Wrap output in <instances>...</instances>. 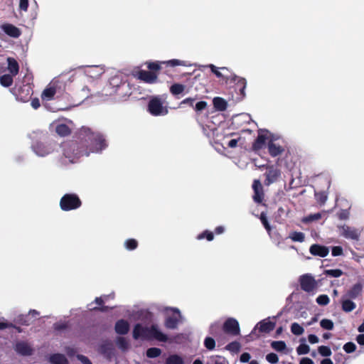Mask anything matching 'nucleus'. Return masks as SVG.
<instances>
[{
    "mask_svg": "<svg viewBox=\"0 0 364 364\" xmlns=\"http://www.w3.org/2000/svg\"><path fill=\"white\" fill-rule=\"evenodd\" d=\"M112 348L109 344H104L101 346V352L109 356L111 354Z\"/></svg>",
    "mask_w": 364,
    "mask_h": 364,
    "instance_id": "60",
    "label": "nucleus"
},
{
    "mask_svg": "<svg viewBox=\"0 0 364 364\" xmlns=\"http://www.w3.org/2000/svg\"><path fill=\"white\" fill-rule=\"evenodd\" d=\"M309 252L314 256L325 257L329 253V248L318 244H314L310 247Z\"/></svg>",
    "mask_w": 364,
    "mask_h": 364,
    "instance_id": "14",
    "label": "nucleus"
},
{
    "mask_svg": "<svg viewBox=\"0 0 364 364\" xmlns=\"http://www.w3.org/2000/svg\"><path fill=\"white\" fill-rule=\"evenodd\" d=\"M315 198L318 203L321 205H323L328 198L327 194L325 191L315 193Z\"/></svg>",
    "mask_w": 364,
    "mask_h": 364,
    "instance_id": "44",
    "label": "nucleus"
},
{
    "mask_svg": "<svg viewBox=\"0 0 364 364\" xmlns=\"http://www.w3.org/2000/svg\"><path fill=\"white\" fill-rule=\"evenodd\" d=\"M65 350L67 355L70 357L74 356L76 353V350L73 347L70 346L65 347Z\"/></svg>",
    "mask_w": 364,
    "mask_h": 364,
    "instance_id": "63",
    "label": "nucleus"
},
{
    "mask_svg": "<svg viewBox=\"0 0 364 364\" xmlns=\"http://www.w3.org/2000/svg\"><path fill=\"white\" fill-rule=\"evenodd\" d=\"M204 238H206L208 241H212L214 238L213 233L208 230H205L197 236L198 240H203Z\"/></svg>",
    "mask_w": 364,
    "mask_h": 364,
    "instance_id": "48",
    "label": "nucleus"
},
{
    "mask_svg": "<svg viewBox=\"0 0 364 364\" xmlns=\"http://www.w3.org/2000/svg\"><path fill=\"white\" fill-rule=\"evenodd\" d=\"M205 67L209 68L210 69L211 72L213 73L218 77H223L222 73L219 71V68H217L215 65H214L213 64H209V65H205Z\"/></svg>",
    "mask_w": 364,
    "mask_h": 364,
    "instance_id": "58",
    "label": "nucleus"
},
{
    "mask_svg": "<svg viewBox=\"0 0 364 364\" xmlns=\"http://www.w3.org/2000/svg\"><path fill=\"white\" fill-rule=\"evenodd\" d=\"M58 146L54 141H34L31 148L33 153L39 157H46L52 154Z\"/></svg>",
    "mask_w": 364,
    "mask_h": 364,
    "instance_id": "5",
    "label": "nucleus"
},
{
    "mask_svg": "<svg viewBox=\"0 0 364 364\" xmlns=\"http://www.w3.org/2000/svg\"><path fill=\"white\" fill-rule=\"evenodd\" d=\"M139 75V79L148 83H154L157 80V76L149 71L141 70Z\"/></svg>",
    "mask_w": 364,
    "mask_h": 364,
    "instance_id": "25",
    "label": "nucleus"
},
{
    "mask_svg": "<svg viewBox=\"0 0 364 364\" xmlns=\"http://www.w3.org/2000/svg\"><path fill=\"white\" fill-rule=\"evenodd\" d=\"M1 29L6 34L13 38H18L21 35L19 29L12 24H4Z\"/></svg>",
    "mask_w": 364,
    "mask_h": 364,
    "instance_id": "19",
    "label": "nucleus"
},
{
    "mask_svg": "<svg viewBox=\"0 0 364 364\" xmlns=\"http://www.w3.org/2000/svg\"><path fill=\"white\" fill-rule=\"evenodd\" d=\"M268 150L269 154L273 157L280 155L284 151V149L275 144L272 139L268 141Z\"/></svg>",
    "mask_w": 364,
    "mask_h": 364,
    "instance_id": "21",
    "label": "nucleus"
},
{
    "mask_svg": "<svg viewBox=\"0 0 364 364\" xmlns=\"http://www.w3.org/2000/svg\"><path fill=\"white\" fill-rule=\"evenodd\" d=\"M8 67L7 69L10 74L12 75H16L19 71V65L16 60L13 58L9 57L7 58Z\"/></svg>",
    "mask_w": 364,
    "mask_h": 364,
    "instance_id": "26",
    "label": "nucleus"
},
{
    "mask_svg": "<svg viewBox=\"0 0 364 364\" xmlns=\"http://www.w3.org/2000/svg\"><path fill=\"white\" fill-rule=\"evenodd\" d=\"M85 73L87 76L92 78H96L104 73V70L102 68L97 65L87 66L86 67Z\"/></svg>",
    "mask_w": 364,
    "mask_h": 364,
    "instance_id": "20",
    "label": "nucleus"
},
{
    "mask_svg": "<svg viewBox=\"0 0 364 364\" xmlns=\"http://www.w3.org/2000/svg\"><path fill=\"white\" fill-rule=\"evenodd\" d=\"M254 191L253 200L255 203H260L263 200V188L258 180H255L252 184Z\"/></svg>",
    "mask_w": 364,
    "mask_h": 364,
    "instance_id": "15",
    "label": "nucleus"
},
{
    "mask_svg": "<svg viewBox=\"0 0 364 364\" xmlns=\"http://www.w3.org/2000/svg\"><path fill=\"white\" fill-rule=\"evenodd\" d=\"M148 110L154 116H164L168 114L167 107L163 105L159 97H154L149 101Z\"/></svg>",
    "mask_w": 364,
    "mask_h": 364,
    "instance_id": "7",
    "label": "nucleus"
},
{
    "mask_svg": "<svg viewBox=\"0 0 364 364\" xmlns=\"http://www.w3.org/2000/svg\"><path fill=\"white\" fill-rule=\"evenodd\" d=\"M223 330L233 336L240 334V326L238 321L234 318H228L223 324Z\"/></svg>",
    "mask_w": 364,
    "mask_h": 364,
    "instance_id": "12",
    "label": "nucleus"
},
{
    "mask_svg": "<svg viewBox=\"0 0 364 364\" xmlns=\"http://www.w3.org/2000/svg\"><path fill=\"white\" fill-rule=\"evenodd\" d=\"M163 61L161 62H159V61H156V62H149V63H147V68L151 70H160L161 68V65L163 64L162 63Z\"/></svg>",
    "mask_w": 364,
    "mask_h": 364,
    "instance_id": "52",
    "label": "nucleus"
},
{
    "mask_svg": "<svg viewBox=\"0 0 364 364\" xmlns=\"http://www.w3.org/2000/svg\"><path fill=\"white\" fill-rule=\"evenodd\" d=\"M204 346L208 350H212L215 347V341L211 337H206L204 340Z\"/></svg>",
    "mask_w": 364,
    "mask_h": 364,
    "instance_id": "46",
    "label": "nucleus"
},
{
    "mask_svg": "<svg viewBox=\"0 0 364 364\" xmlns=\"http://www.w3.org/2000/svg\"><path fill=\"white\" fill-rule=\"evenodd\" d=\"M81 200L75 193H66L60 200V207L64 211L77 209L81 206Z\"/></svg>",
    "mask_w": 364,
    "mask_h": 364,
    "instance_id": "6",
    "label": "nucleus"
},
{
    "mask_svg": "<svg viewBox=\"0 0 364 364\" xmlns=\"http://www.w3.org/2000/svg\"><path fill=\"white\" fill-rule=\"evenodd\" d=\"M138 246V242L135 239H128L124 242V247L129 251L134 250Z\"/></svg>",
    "mask_w": 364,
    "mask_h": 364,
    "instance_id": "40",
    "label": "nucleus"
},
{
    "mask_svg": "<svg viewBox=\"0 0 364 364\" xmlns=\"http://www.w3.org/2000/svg\"><path fill=\"white\" fill-rule=\"evenodd\" d=\"M56 93V89L52 84H49L48 86L43 91L41 94V99L43 100L49 101L51 100Z\"/></svg>",
    "mask_w": 364,
    "mask_h": 364,
    "instance_id": "23",
    "label": "nucleus"
},
{
    "mask_svg": "<svg viewBox=\"0 0 364 364\" xmlns=\"http://www.w3.org/2000/svg\"><path fill=\"white\" fill-rule=\"evenodd\" d=\"M266 360L272 364H276L279 361V358L277 354L270 353L266 355Z\"/></svg>",
    "mask_w": 364,
    "mask_h": 364,
    "instance_id": "53",
    "label": "nucleus"
},
{
    "mask_svg": "<svg viewBox=\"0 0 364 364\" xmlns=\"http://www.w3.org/2000/svg\"><path fill=\"white\" fill-rule=\"evenodd\" d=\"M320 326L322 328L326 330H332L333 328V322L327 318H323L320 321Z\"/></svg>",
    "mask_w": 364,
    "mask_h": 364,
    "instance_id": "45",
    "label": "nucleus"
},
{
    "mask_svg": "<svg viewBox=\"0 0 364 364\" xmlns=\"http://www.w3.org/2000/svg\"><path fill=\"white\" fill-rule=\"evenodd\" d=\"M11 74H5L0 76V84L5 87L11 86L13 83V77Z\"/></svg>",
    "mask_w": 364,
    "mask_h": 364,
    "instance_id": "31",
    "label": "nucleus"
},
{
    "mask_svg": "<svg viewBox=\"0 0 364 364\" xmlns=\"http://www.w3.org/2000/svg\"><path fill=\"white\" fill-rule=\"evenodd\" d=\"M280 176V171L277 168H271L266 173L268 184L272 183Z\"/></svg>",
    "mask_w": 364,
    "mask_h": 364,
    "instance_id": "28",
    "label": "nucleus"
},
{
    "mask_svg": "<svg viewBox=\"0 0 364 364\" xmlns=\"http://www.w3.org/2000/svg\"><path fill=\"white\" fill-rule=\"evenodd\" d=\"M165 364H185L184 359L178 354H171L166 360Z\"/></svg>",
    "mask_w": 364,
    "mask_h": 364,
    "instance_id": "29",
    "label": "nucleus"
},
{
    "mask_svg": "<svg viewBox=\"0 0 364 364\" xmlns=\"http://www.w3.org/2000/svg\"><path fill=\"white\" fill-rule=\"evenodd\" d=\"M197 97H187L184 100H183L180 105L182 106L183 105H188L190 107H193V102L196 100Z\"/></svg>",
    "mask_w": 364,
    "mask_h": 364,
    "instance_id": "59",
    "label": "nucleus"
},
{
    "mask_svg": "<svg viewBox=\"0 0 364 364\" xmlns=\"http://www.w3.org/2000/svg\"><path fill=\"white\" fill-rule=\"evenodd\" d=\"M316 301L320 306H326L329 304L330 299L326 294H321L316 298Z\"/></svg>",
    "mask_w": 364,
    "mask_h": 364,
    "instance_id": "43",
    "label": "nucleus"
},
{
    "mask_svg": "<svg viewBox=\"0 0 364 364\" xmlns=\"http://www.w3.org/2000/svg\"><path fill=\"white\" fill-rule=\"evenodd\" d=\"M132 334L135 340L155 339L161 342H166L168 341V336L155 323L149 327L144 326L141 323H136L134 327Z\"/></svg>",
    "mask_w": 364,
    "mask_h": 364,
    "instance_id": "2",
    "label": "nucleus"
},
{
    "mask_svg": "<svg viewBox=\"0 0 364 364\" xmlns=\"http://www.w3.org/2000/svg\"><path fill=\"white\" fill-rule=\"evenodd\" d=\"M240 345L237 341H233L227 345L226 349L232 352H237L240 350Z\"/></svg>",
    "mask_w": 364,
    "mask_h": 364,
    "instance_id": "51",
    "label": "nucleus"
},
{
    "mask_svg": "<svg viewBox=\"0 0 364 364\" xmlns=\"http://www.w3.org/2000/svg\"><path fill=\"white\" fill-rule=\"evenodd\" d=\"M116 344L119 349H120L123 352H126L129 348V343L128 341L124 337H117L116 339Z\"/></svg>",
    "mask_w": 364,
    "mask_h": 364,
    "instance_id": "30",
    "label": "nucleus"
},
{
    "mask_svg": "<svg viewBox=\"0 0 364 364\" xmlns=\"http://www.w3.org/2000/svg\"><path fill=\"white\" fill-rule=\"evenodd\" d=\"M363 285L360 283L353 284L346 293L344 296L351 299H355L362 293Z\"/></svg>",
    "mask_w": 364,
    "mask_h": 364,
    "instance_id": "17",
    "label": "nucleus"
},
{
    "mask_svg": "<svg viewBox=\"0 0 364 364\" xmlns=\"http://www.w3.org/2000/svg\"><path fill=\"white\" fill-rule=\"evenodd\" d=\"M185 88V85L179 83H175L171 86L170 92L173 95H178L181 94L184 91Z\"/></svg>",
    "mask_w": 364,
    "mask_h": 364,
    "instance_id": "33",
    "label": "nucleus"
},
{
    "mask_svg": "<svg viewBox=\"0 0 364 364\" xmlns=\"http://www.w3.org/2000/svg\"><path fill=\"white\" fill-rule=\"evenodd\" d=\"M78 136L83 149L87 150L88 155L90 153H100L107 146L105 136L89 127H82Z\"/></svg>",
    "mask_w": 364,
    "mask_h": 364,
    "instance_id": "1",
    "label": "nucleus"
},
{
    "mask_svg": "<svg viewBox=\"0 0 364 364\" xmlns=\"http://www.w3.org/2000/svg\"><path fill=\"white\" fill-rule=\"evenodd\" d=\"M260 220L262 223V225H264V227L265 228L266 230L269 233L270 230H271V227L269 224V222L267 220V218L266 216V214L264 213H262L261 215H260Z\"/></svg>",
    "mask_w": 364,
    "mask_h": 364,
    "instance_id": "50",
    "label": "nucleus"
},
{
    "mask_svg": "<svg viewBox=\"0 0 364 364\" xmlns=\"http://www.w3.org/2000/svg\"><path fill=\"white\" fill-rule=\"evenodd\" d=\"M350 213L348 209H342L338 213V217L340 220H347L349 218Z\"/></svg>",
    "mask_w": 364,
    "mask_h": 364,
    "instance_id": "54",
    "label": "nucleus"
},
{
    "mask_svg": "<svg viewBox=\"0 0 364 364\" xmlns=\"http://www.w3.org/2000/svg\"><path fill=\"white\" fill-rule=\"evenodd\" d=\"M341 306L342 310L347 313L351 312L356 308L355 303L351 301V299L346 297V296L342 297Z\"/></svg>",
    "mask_w": 364,
    "mask_h": 364,
    "instance_id": "24",
    "label": "nucleus"
},
{
    "mask_svg": "<svg viewBox=\"0 0 364 364\" xmlns=\"http://www.w3.org/2000/svg\"><path fill=\"white\" fill-rule=\"evenodd\" d=\"M55 132L58 135L65 136L70 134V129L66 124H60L56 126Z\"/></svg>",
    "mask_w": 364,
    "mask_h": 364,
    "instance_id": "34",
    "label": "nucleus"
},
{
    "mask_svg": "<svg viewBox=\"0 0 364 364\" xmlns=\"http://www.w3.org/2000/svg\"><path fill=\"white\" fill-rule=\"evenodd\" d=\"M64 164L75 163L77 159L82 156H88L87 150H84L82 144L76 141H65L60 145Z\"/></svg>",
    "mask_w": 364,
    "mask_h": 364,
    "instance_id": "3",
    "label": "nucleus"
},
{
    "mask_svg": "<svg viewBox=\"0 0 364 364\" xmlns=\"http://www.w3.org/2000/svg\"><path fill=\"white\" fill-rule=\"evenodd\" d=\"M28 8V0H20L19 9L21 11H27Z\"/></svg>",
    "mask_w": 364,
    "mask_h": 364,
    "instance_id": "61",
    "label": "nucleus"
},
{
    "mask_svg": "<svg viewBox=\"0 0 364 364\" xmlns=\"http://www.w3.org/2000/svg\"><path fill=\"white\" fill-rule=\"evenodd\" d=\"M289 238L294 242H302L304 241L305 235L301 232H292L289 234Z\"/></svg>",
    "mask_w": 364,
    "mask_h": 364,
    "instance_id": "35",
    "label": "nucleus"
},
{
    "mask_svg": "<svg viewBox=\"0 0 364 364\" xmlns=\"http://www.w3.org/2000/svg\"><path fill=\"white\" fill-rule=\"evenodd\" d=\"M213 104L217 111L223 112L227 109L228 102L223 98L215 97L213 100Z\"/></svg>",
    "mask_w": 364,
    "mask_h": 364,
    "instance_id": "27",
    "label": "nucleus"
},
{
    "mask_svg": "<svg viewBox=\"0 0 364 364\" xmlns=\"http://www.w3.org/2000/svg\"><path fill=\"white\" fill-rule=\"evenodd\" d=\"M343 274V271L340 269H326L323 272V274L326 276L334 278L340 277Z\"/></svg>",
    "mask_w": 364,
    "mask_h": 364,
    "instance_id": "38",
    "label": "nucleus"
},
{
    "mask_svg": "<svg viewBox=\"0 0 364 364\" xmlns=\"http://www.w3.org/2000/svg\"><path fill=\"white\" fill-rule=\"evenodd\" d=\"M49 362L51 364H69V361L65 355L61 353H53L49 356Z\"/></svg>",
    "mask_w": 364,
    "mask_h": 364,
    "instance_id": "22",
    "label": "nucleus"
},
{
    "mask_svg": "<svg viewBox=\"0 0 364 364\" xmlns=\"http://www.w3.org/2000/svg\"><path fill=\"white\" fill-rule=\"evenodd\" d=\"M16 353L23 356L31 355L33 353V349L31 345L26 341L17 342L14 347Z\"/></svg>",
    "mask_w": 364,
    "mask_h": 364,
    "instance_id": "13",
    "label": "nucleus"
},
{
    "mask_svg": "<svg viewBox=\"0 0 364 364\" xmlns=\"http://www.w3.org/2000/svg\"><path fill=\"white\" fill-rule=\"evenodd\" d=\"M299 364H314V361L309 358H302L300 361Z\"/></svg>",
    "mask_w": 364,
    "mask_h": 364,
    "instance_id": "64",
    "label": "nucleus"
},
{
    "mask_svg": "<svg viewBox=\"0 0 364 364\" xmlns=\"http://www.w3.org/2000/svg\"><path fill=\"white\" fill-rule=\"evenodd\" d=\"M129 83L123 80L120 75H115L109 79V83L104 88L102 95L107 97L116 94L122 97L129 95Z\"/></svg>",
    "mask_w": 364,
    "mask_h": 364,
    "instance_id": "4",
    "label": "nucleus"
},
{
    "mask_svg": "<svg viewBox=\"0 0 364 364\" xmlns=\"http://www.w3.org/2000/svg\"><path fill=\"white\" fill-rule=\"evenodd\" d=\"M161 354V350L156 347H151L147 349L146 355L149 358H155Z\"/></svg>",
    "mask_w": 364,
    "mask_h": 364,
    "instance_id": "37",
    "label": "nucleus"
},
{
    "mask_svg": "<svg viewBox=\"0 0 364 364\" xmlns=\"http://www.w3.org/2000/svg\"><path fill=\"white\" fill-rule=\"evenodd\" d=\"M258 326L260 332L269 333L274 328L275 323L268 321L267 319H264L257 324V326L252 329L251 334L255 333Z\"/></svg>",
    "mask_w": 364,
    "mask_h": 364,
    "instance_id": "16",
    "label": "nucleus"
},
{
    "mask_svg": "<svg viewBox=\"0 0 364 364\" xmlns=\"http://www.w3.org/2000/svg\"><path fill=\"white\" fill-rule=\"evenodd\" d=\"M319 354L323 357H328L331 355L332 352L329 347L326 346H321L318 348Z\"/></svg>",
    "mask_w": 364,
    "mask_h": 364,
    "instance_id": "47",
    "label": "nucleus"
},
{
    "mask_svg": "<svg viewBox=\"0 0 364 364\" xmlns=\"http://www.w3.org/2000/svg\"><path fill=\"white\" fill-rule=\"evenodd\" d=\"M338 228L340 230V235L346 239L352 240H359L360 232L358 229L346 225H341Z\"/></svg>",
    "mask_w": 364,
    "mask_h": 364,
    "instance_id": "9",
    "label": "nucleus"
},
{
    "mask_svg": "<svg viewBox=\"0 0 364 364\" xmlns=\"http://www.w3.org/2000/svg\"><path fill=\"white\" fill-rule=\"evenodd\" d=\"M343 253V250L342 247L341 246H334L331 249V254L333 257H338L342 255Z\"/></svg>",
    "mask_w": 364,
    "mask_h": 364,
    "instance_id": "55",
    "label": "nucleus"
},
{
    "mask_svg": "<svg viewBox=\"0 0 364 364\" xmlns=\"http://www.w3.org/2000/svg\"><path fill=\"white\" fill-rule=\"evenodd\" d=\"M77 358L82 363V364H92L90 360L83 355H77Z\"/></svg>",
    "mask_w": 364,
    "mask_h": 364,
    "instance_id": "62",
    "label": "nucleus"
},
{
    "mask_svg": "<svg viewBox=\"0 0 364 364\" xmlns=\"http://www.w3.org/2000/svg\"><path fill=\"white\" fill-rule=\"evenodd\" d=\"M198 123L203 129V134L208 136L211 137L214 134L215 128L209 125H204L200 121L198 120Z\"/></svg>",
    "mask_w": 364,
    "mask_h": 364,
    "instance_id": "36",
    "label": "nucleus"
},
{
    "mask_svg": "<svg viewBox=\"0 0 364 364\" xmlns=\"http://www.w3.org/2000/svg\"><path fill=\"white\" fill-rule=\"evenodd\" d=\"M114 330L119 335H125L129 331V324L126 320L119 319L115 323Z\"/></svg>",
    "mask_w": 364,
    "mask_h": 364,
    "instance_id": "18",
    "label": "nucleus"
},
{
    "mask_svg": "<svg viewBox=\"0 0 364 364\" xmlns=\"http://www.w3.org/2000/svg\"><path fill=\"white\" fill-rule=\"evenodd\" d=\"M299 282L302 290L306 292H311L317 287V283L314 277L309 274H306L300 277Z\"/></svg>",
    "mask_w": 364,
    "mask_h": 364,
    "instance_id": "10",
    "label": "nucleus"
},
{
    "mask_svg": "<svg viewBox=\"0 0 364 364\" xmlns=\"http://www.w3.org/2000/svg\"><path fill=\"white\" fill-rule=\"evenodd\" d=\"M301 343L297 348H296V353L298 355H305L309 353L310 348L309 346L305 343V338H301Z\"/></svg>",
    "mask_w": 364,
    "mask_h": 364,
    "instance_id": "32",
    "label": "nucleus"
},
{
    "mask_svg": "<svg viewBox=\"0 0 364 364\" xmlns=\"http://www.w3.org/2000/svg\"><path fill=\"white\" fill-rule=\"evenodd\" d=\"M291 333L296 336H300L304 332V328L297 323H293L291 326Z\"/></svg>",
    "mask_w": 364,
    "mask_h": 364,
    "instance_id": "41",
    "label": "nucleus"
},
{
    "mask_svg": "<svg viewBox=\"0 0 364 364\" xmlns=\"http://www.w3.org/2000/svg\"><path fill=\"white\" fill-rule=\"evenodd\" d=\"M343 350L347 353H351L354 352L356 349V346L353 342H348L343 346Z\"/></svg>",
    "mask_w": 364,
    "mask_h": 364,
    "instance_id": "49",
    "label": "nucleus"
},
{
    "mask_svg": "<svg viewBox=\"0 0 364 364\" xmlns=\"http://www.w3.org/2000/svg\"><path fill=\"white\" fill-rule=\"evenodd\" d=\"M270 133L267 131H259L257 139L252 144V149L254 151H259L263 149L269 139Z\"/></svg>",
    "mask_w": 364,
    "mask_h": 364,
    "instance_id": "11",
    "label": "nucleus"
},
{
    "mask_svg": "<svg viewBox=\"0 0 364 364\" xmlns=\"http://www.w3.org/2000/svg\"><path fill=\"white\" fill-rule=\"evenodd\" d=\"M165 309L170 310L177 314V316H168L165 319V326L168 329L177 328L178 323H181L183 319V317L181 315L180 310L177 308L173 307H166Z\"/></svg>",
    "mask_w": 364,
    "mask_h": 364,
    "instance_id": "8",
    "label": "nucleus"
},
{
    "mask_svg": "<svg viewBox=\"0 0 364 364\" xmlns=\"http://www.w3.org/2000/svg\"><path fill=\"white\" fill-rule=\"evenodd\" d=\"M271 346L273 349L278 352H282L284 350L287 348V345L283 341H272L271 343Z\"/></svg>",
    "mask_w": 364,
    "mask_h": 364,
    "instance_id": "39",
    "label": "nucleus"
},
{
    "mask_svg": "<svg viewBox=\"0 0 364 364\" xmlns=\"http://www.w3.org/2000/svg\"><path fill=\"white\" fill-rule=\"evenodd\" d=\"M321 218V213H318L312 214V215L307 216L306 218H305L304 219V221L306 223L312 222L314 220H317L320 219Z\"/></svg>",
    "mask_w": 364,
    "mask_h": 364,
    "instance_id": "57",
    "label": "nucleus"
},
{
    "mask_svg": "<svg viewBox=\"0 0 364 364\" xmlns=\"http://www.w3.org/2000/svg\"><path fill=\"white\" fill-rule=\"evenodd\" d=\"M163 64H166L167 65H170L171 67L175 66H186V63L183 60H177V59H172L167 61H163Z\"/></svg>",
    "mask_w": 364,
    "mask_h": 364,
    "instance_id": "42",
    "label": "nucleus"
},
{
    "mask_svg": "<svg viewBox=\"0 0 364 364\" xmlns=\"http://www.w3.org/2000/svg\"><path fill=\"white\" fill-rule=\"evenodd\" d=\"M207 107V102L205 101H200L197 102L194 107L196 112H199L205 109Z\"/></svg>",
    "mask_w": 364,
    "mask_h": 364,
    "instance_id": "56",
    "label": "nucleus"
}]
</instances>
